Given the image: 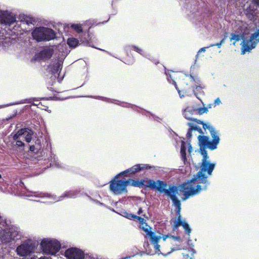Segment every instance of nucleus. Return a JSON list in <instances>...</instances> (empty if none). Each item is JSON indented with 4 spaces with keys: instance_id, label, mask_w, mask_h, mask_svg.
Here are the masks:
<instances>
[{
    "instance_id": "nucleus-25",
    "label": "nucleus",
    "mask_w": 259,
    "mask_h": 259,
    "mask_svg": "<svg viewBox=\"0 0 259 259\" xmlns=\"http://www.w3.org/2000/svg\"><path fill=\"white\" fill-rule=\"evenodd\" d=\"M231 37H230V40L233 41V45H235V44L237 41H239L241 39H243L244 38V35L243 34H236L233 33L231 34Z\"/></svg>"
},
{
    "instance_id": "nucleus-28",
    "label": "nucleus",
    "mask_w": 259,
    "mask_h": 259,
    "mask_svg": "<svg viewBox=\"0 0 259 259\" xmlns=\"http://www.w3.org/2000/svg\"><path fill=\"white\" fill-rule=\"evenodd\" d=\"M68 45L71 47H75L78 44V40L73 37L69 38L67 40Z\"/></svg>"
},
{
    "instance_id": "nucleus-30",
    "label": "nucleus",
    "mask_w": 259,
    "mask_h": 259,
    "mask_svg": "<svg viewBox=\"0 0 259 259\" xmlns=\"http://www.w3.org/2000/svg\"><path fill=\"white\" fill-rule=\"evenodd\" d=\"M82 25L80 24H72L70 27L74 29L76 32L80 33L82 32Z\"/></svg>"
},
{
    "instance_id": "nucleus-20",
    "label": "nucleus",
    "mask_w": 259,
    "mask_h": 259,
    "mask_svg": "<svg viewBox=\"0 0 259 259\" xmlns=\"http://www.w3.org/2000/svg\"><path fill=\"white\" fill-rule=\"evenodd\" d=\"M195 112V108L191 107H188L184 110L183 115L186 119L189 120L195 121L197 123V121H199V120H196V119L192 117Z\"/></svg>"
},
{
    "instance_id": "nucleus-14",
    "label": "nucleus",
    "mask_w": 259,
    "mask_h": 259,
    "mask_svg": "<svg viewBox=\"0 0 259 259\" xmlns=\"http://www.w3.org/2000/svg\"><path fill=\"white\" fill-rule=\"evenodd\" d=\"M65 256L68 259H84L83 252L76 248L67 249L65 252Z\"/></svg>"
},
{
    "instance_id": "nucleus-36",
    "label": "nucleus",
    "mask_w": 259,
    "mask_h": 259,
    "mask_svg": "<svg viewBox=\"0 0 259 259\" xmlns=\"http://www.w3.org/2000/svg\"><path fill=\"white\" fill-rule=\"evenodd\" d=\"M191 256H190L189 254H184V257H185V259H193L192 256L194 253H196L195 250L192 248L191 249Z\"/></svg>"
},
{
    "instance_id": "nucleus-10",
    "label": "nucleus",
    "mask_w": 259,
    "mask_h": 259,
    "mask_svg": "<svg viewBox=\"0 0 259 259\" xmlns=\"http://www.w3.org/2000/svg\"><path fill=\"white\" fill-rule=\"evenodd\" d=\"M197 123L202 124L203 127L204 129H208L210 132L212 141L209 144L208 149L211 150L216 149L220 141L219 132L209 123H204L203 121H197Z\"/></svg>"
},
{
    "instance_id": "nucleus-2",
    "label": "nucleus",
    "mask_w": 259,
    "mask_h": 259,
    "mask_svg": "<svg viewBox=\"0 0 259 259\" xmlns=\"http://www.w3.org/2000/svg\"><path fill=\"white\" fill-rule=\"evenodd\" d=\"M77 190H70L65 192V193L59 197L54 196L50 194L44 193L42 192L36 191H27L26 193L23 194L24 196L27 197L30 200L39 201L34 199V198H48L52 199L55 201H59L62 200L64 198H75L79 193Z\"/></svg>"
},
{
    "instance_id": "nucleus-40",
    "label": "nucleus",
    "mask_w": 259,
    "mask_h": 259,
    "mask_svg": "<svg viewBox=\"0 0 259 259\" xmlns=\"http://www.w3.org/2000/svg\"><path fill=\"white\" fill-rule=\"evenodd\" d=\"M209 48V47H204V48H202L200 49L199 50V51L198 52V53H197V55H196V58H198V55H199V54L200 53H201V52H205V51H206V48Z\"/></svg>"
},
{
    "instance_id": "nucleus-21",
    "label": "nucleus",
    "mask_w": 259,
    "mask_h": 259,
    "mask_svg": "<svg viewBox=\"0 0 259 259\" xmlns=\"http://www.w3.org/2000/svg\"><path fill=\"white\" fill-rule=\"evenodd\" d=\"M49 161L50 162L49 164L50 167L55 166L58 168L62 167L61 163L60 161H59L58 158L55 154H51L50 157L49 158Z\"/></svg>"
},
{
    "instance_id": "nucleus-39",
    "label": "nucleus",
    "mask_w": 259,
    "mask_h": 259,
    "mask_svg": "<svg viewBox=\"0 0 259 259\" xmlns=\"http://www.w3.org/2000/svg\"><path fill=\"white\" fill-rule=\"evenodd\" d=\"M222 103L221 101L219 98H217L214 101L213 105L214 107L219 105Z\"/></svg>"
},
{
    "instance_id": "nucleus-50",
    "label": "nucleus",
    "mask_w": 259,
    "mask_h": 259,
    "mask_svg": "<svg viewBox=\"0 0 259 259\" xmlns=\"http://www.w3.org/2000/svg\"><path fill=\"white\" fill-rule=\"evenodd\" d=\"M4 181V180L2 179V176L0 174V183H2Z\"/></svg>"
},
{
    "instance_id": "nucleus-43",
    "label": "nucleus",
    "mask_w": 259,
    "mask_h": 259,
    "mask_svg": "<svg viewBox=\"0 0 259 259\" xmlns=\"http://www.w3.org/2000/svg\"><path fill=\"white\" fill-rule=\"evenodd\" d=\"M30 259H36L35 257H32ZM38 259H51V258L47 256H41Z\"/></svg>"
},
{
    "instance_id": "nucleus-11",
    "label": "nucleus",
    "mask_w": 259,
    "mask_h": 259,
    "mask_svg": "<svg viewBox=\"0 0 259 259\" xmlns=\"http://www.w3.org/2000/svg\"><path fill=\"white\" fill-rule=\"evenodd\" d=\"M259 42V29L253 33L249 40H244L242 42L241 54L244 55L247 52H250L255 48L257 44Z\"/></svg>"
},
{
    "instance_id": "nucleus-47",
    "label": "nucleus",
    "mask_w": 259,
    "mask_h": 259,
    "mask_svg": "<svg viewBox=\"0 0 259 259\" xmlns=\"http://www.w3.org/2000/svg\"><path fill=\"white\" fill-rule=\"evenodd\" d=\"M30 150L31 151H34L35 150V147L34 146H30Z\"/></svg>"
},
{
    "instance_id": "nucleus-31",
    "label": "nucleus",
    "mask_w": 259,
    "mask_h": 259,
    "mask_svg": "<svg viewBox=\"0 0 259 259\" xmlns=\"http://www.w3.org/2000/svg\"><path fill=\"white\" fill-rule=\"evenodd\" d=\"M131 47L135 51L138 52L142 56L146 57H147L148 54H147L142 49L136 46H132Z\"/></svg>"
},
{
    "instance_id": "nucleus-18",
    "label": "nucleus",
    "mask_w": 259,
    "mask_h": 259,
    "mask_svg": "<svg viewBox=\"0 0 259 259\" xmlns=\"http://www.w3.org/2000/svg\"><path fill=\"white\" fill-rule=\"evenodd\" d=\"M190 78L191 82L194 84L193 88H195V89L194 90V94L198 99H199V94H204V92L202 90L203 88L201 86L200 80L199 78H194L192 75L190 76Z\"/></svg>"
},
{
    "instance_id": "nucleus-13",
    "label": "nucleus",
    "mask_w": 259,
    "mask_h": 259,
    "mask_svg": "<svg viewBox=\"0 0 259 259\" xmlns=\"http://www.w3.org/2000/svg\"><path fill=\"white\" fill-rule=\"evenodd\" d=\"M16 22L15 15L7 11H0V23L11 25Z\"/></svg>"
},
{
    "instance_id": "nucleus-24",
    "label": "nucleus",
    "mask_w": 259,
    "mask_h": 259,
    "mask_svg": "<svg viewBox=\"0 0 259 259\" xmlns=\"http://www.w3.org/2000/svg\"><path fill=\"white\" fill-rule=\"evenodd\" d=\"M84 36L80 38V41L86 46H91V37L89 32L84 33Z\"/></svg>"
},
{
    "instance_id": "nucleus-35",
    "label": "nucleus",
    "mask_w": 259,
    "mask_h": 259,
    "mask_svg": "<svg viewBox=\"0 0 259 259\" xmlns=\"http://www.w3.org/2000/svg\"><path fill=\"white\" fill-rule=\"evenodd\" d=\"M168 238H172V239H174L175 240L179 241L180 240V238L179 237H176V236H172L171 235H163L162 236H161V238L163 239V241H165L166 239Z\"/></svg>"
},
{
    "instance_id": "nucleus-45",
    "label": "nucleus",
    "mask_w": 259,
    "mask_h": 259,
    "mask_svg": "<svg viewBox=\"0 0 259 259\" xmlns=\"http://www.w3.org/2000/svg\"><path fill=\"white\" fill-rule=\"evenodd\" d=\"M252 2L254 4H256L257 6L259 7V0H252Z\"/></svg>"
},
{
    "instance_id": "nucleus-6",
    "label": "nucleus",
    "mask_w": 259,
    "mask_h": 259,
    "mask_svg": "<svg viewBox=\"0 0 259 259\" xmlns=\"http://www.w3.org/2000/svg\"><path fill=\"white\" fill-rule=\"evenodd\" d=\"M32 36L37 41H49L55 38L56 33L51 28L39 27L32 31Z\"/></svg>"
},
{
    "instance_id": "nucleus-49",
    "label": "nucleus",
    "mask_w": 259,
    "mask_h": 259,
    "mask_svg": "<svg viewBox=\"0 0 259 259\" xmlns=\"http://www.w3.org/2000/svg\"><path fill=\"white\" fill-rule=\"evenodd\" d=\"M226 37L227 36H225L223 39H222L221 40V41H220V42L222 44H223L225 42V40L226 39Z\"/></svg>"
},
{
    "instance_id": "nucleus-42",
    "label": "nucleus",
    "mask_w": 259,
    "mask_h": 259,
    "mask_svg": "<svg viewBox=\"0 0 259 259\" xmlns=\"http://www.w3.org/2000/svg\"><path fill=\"white\" fill-rule=\"evenodd\" d=\"M222 44L221 42L217 43L216 44H211L208 47H212L214 46H217L219 48H221Z\"/></svg>"
},
{
    "instance_id": "nucleus-54",
    "label": "nucleus",
    "mask_w": 259,
    "mask_h": 259,
    "mask_svg": "<svg viewBox=\"0 0 259 259\" xmlns=\"http://www.w3.org/2000/svg\"><path fill=\"white\" fill-rule=\"evenodd\" d=\"M26 103L25 102H20V103Z\"/></svg>"
},
{
    "instance_id": "nucleus-52",
    "label": "nucleus",
    "mask_w": 259,
    "mask_h": 259,
    "mask_svg": "<svg viewBox=\"0 0 259 259\" xmlns=\"http://www.w3.org/2000/svg\"><path fill=\"white\" fill-rule=\"evenodd\" d=\"M45 110H47V109H45ZM47 111H48L49 112H50V113H51V110H47Z\"/></svg>"
},
{
    "instance_id": "nucleus-4",
    "label": "nucleus",
    "mask_w": 259,
    "mask_h": 259,
    "mask_svg": "<svg viewBox=\"0 0 259 259\" xmlns=\"http://www.w3.org/2000/svg\"><path fill=\"white\" fill-rule=\"evenodd\" d=\"M182 185H180L179 187H177L173 185L169 186V190L168 192H166V194L167 196L169 197L172 200L174 205L177 208V215L178 218L177 220L174 221V229L176 230L179 226H182L183 222H185V221H183L182 220L181 215L180 214L181 212V202L180 201L177 199V194H178V191H180L183 193L181 189V186Z\"/></svg>"
},
{
    "instance_id": "nucleus-29",
    "label": "nucleus",
    "mask_w": 259,
    "mask_h": 259,
    "mask_svg": "<svg viewBox=\"0 0 259 259\" xmlns=\"http://www.w3.org/2000/svg\"><path fill=\"white\" fill-rule=\"evenodd\" d=\"M188 125L190 126L191 130L193 131H198L199 133H202V129L197 126L194 123H188Z\"/></svg>"
},
{
    "instance_id": "nucleus-37",
    "label": "nucleus",
    "mask_w": 259,
    "mask_h": 259,
    "mask_svg": "<svg viewBox=\"0 0 259 259\" xmlns=\"http://www.w3.org/2000/svg\"><path fill=\"white\" fill-rule=\"evenodd\" d=\"M27 103H32L33 105L35 106H38L40 103L38 101L34 100V99H30Z\"/></svg>"
},
{
    "instance_id": "nucleus-44",
    "label": "nucleus",
    "mask_w": 259,
    "mask_h": 259,
    "mask_svg": "<svg viewBox=\"0 0 259 259\" xmlns=\"http://www.w3.org/2000/svg\"><path fill=\"white\" fill-rule=\"evenodd\" d=\"M188 145L189 146V149H188V151L189 152V153H191V152H192V147H191V145L190 144V143H188Z\"/></svg>"
},
{
    "instance_id": "nucleus-5",
    "label": "nucleus",
    "mask_w": 259,
    "mask_h": 259,
    "mask_svg": "<svg viewBox=\"0 0 259 259\" xmlns=\"http://www.w3.org/2000/svg\"><path fill=\"white\" fill-rule=\"evenodd\" d=\"M141 228L144 231L147 235L150 237L151 243L154 245V252L151 251L148 249L149 245L148 243H146L147 247H145L146 251L147 254L150 255H154L155 253L160 254L161 253L160 250V245L158 244L159 241L161 239V235H157L156 234L151 231V228L148 226L146 223H142L141 224Z\"/></svg>"
},
{
    "instance_id": "nucleus-7",
    "label": "nucleus",
    "mask_w": 259,
    "mask_h": 259,
    "mask_svg": "<svg viewBox=\"0 0 259 259\" xmlns=\"http://www.w3.org/2000/svg\"><path fill=\"white\" fill-rule=\"evenodd\" d=\"M40 245L44 253L52 255H56L61 248L60 242L53 238H44Z\"/></svg>"
},
{
    "instance_id": "nucleus-46",
    "label": "nucleus",
    "mask_w": 259,
    "mask_h": 259,
    "mask_svg": "<svg viewBox=\"0 0 259 259\" xmlns=\"http://www.w3.org/2000/svg\"><path fill=\"white\" fill-rule=\"evenodd\" d=\"M143 212V210L141 207L139 208L138 211V214H141Z\"/></svg>"
},
{
    "instance_id": "nucleus-8",
    "label": "nucleus",
    "mask_w": 259,
    "mask_h": 259,
    "mask_svg": "<svg viewBox=\"0 0 259 259\" xmlns=\"http://www.w3.org/2000/svg\"><path fill=\"white\" fill-rule=\"evenodd\" d=\"M38 243L31 239H27L22 242L16 248L17 254L20 256L30 255L32 253L37 252Z\"/></svg>"
},
{
    "instance_id": "nucleus-38",
    "label": "nucleus",
    "mask_w": 259,
    "mask_h": 259,
    "mask_svg": "<svg viewBox=\"0 0 259 259\" xmlns=\"http://www.w3.org/2000/svg\"><path fill=\"white\" fill-rule=\"evenodd\" d=\"M91 97L95 98V99H97L102 100H103L106 102H109V100H110V99L108 98H104V97H100V96H96V97L91 96Z\"/></svg>"
},
{
    "instance_id": "nucleus-16",
    "label": "nucleus",
    "mask_w": 259,
    "mask_h": 259,
    "mask_svg": "<svg viewBox=\"0 0 259 259\" xmlns=\"http://www.w3.org/2000/svg\"><path fill=\"white\" fill-rule=\"evenodd\" d=\"M62 64L63 61L62 60H55L48 66L47 70L52 74H55L61 71Z\"/></svg>"
},
{
    "instance_id": "nucleus-12",
    "label": "nucleus",
    "mask_w": 259,
    "mask_h": 259,
    "mask_svg": "<svg viewBox=\"0 0 259 259\" xmlns=\"http://www.w3.org/2000/svg\"><path fill=\"white\" fill-rule=\"evenodd\" d=\"M130 181L113 180L110 182V189L115 195L127 192L126 187L130 185Z\"/></svg>"
},
{
    "instance_id": "nucleus-55",
    "label": "nucleus",
    "mask_w": 259,
    "mask_h": 259,
    "mask_svg": "<svg viewBox=\"0 0 259 259\" xmlns=\"http://www.w3.org/2000/svg\"><path fill=\"white\" fill-rule=\"evenodd\" d=\"M99 203L100 205H103V203H100V202H99Z\"/></svg>"
},
{
    "instance_id": "nucleus-27",
    "label": "nucleus",
    "mask_w": 259,
    "mask_h": 259,
    "mask_svg": "<svg viewBox=\"0 0 259 259\" xmlns=\"http://www.w3.org/2000/svg\"><path fill=\"white\" fill-rule=\"evenodd\" d=\"M20 19L21 22L27 25L32 24L34 22V20L32 18L27 16L24 15L21 17Z\"/></svg>"
},
{
    "instance_id": "nucleus-41",
    "label": "nucleus",
    "mask_w": 259,
    "mask_h": 259,
    "mask_svg": "<svg viewBox=\"0 0 259 259\" xmlns=\"http://www.w3.org/2000/svg\"><path fill=\"white\" fill-rule=\"evenodd\" d=\"M192 132H193V131L191 130V128H190L187 133V137L188 138H190L192 136Z\"/></svg>"
},
{
    "instance_id": "nucleus-1",
    "label": "nucleus",
    "mask_w": 259,
    "mask_h": 259,
    "mask_svg": "<svg viewBox=\"0 0 259 259\" xmlns=\"http://www.w3.org/2000/svg\"><path fill=\"white\" fill-rule=\"evenodd\" d=\"M198 140L200 146L199 152L202 156L201 162L199 163L200 170L190 181L183 184L181 186L184 195L183 200L197 195L201 191L207 189L209 184L207 178L211 176L215 167V164L210 162L207 152L205 149V148H208L209 144L211 143L208 137L199 135Z\"/></svg>"
},
{
    "instance_id": "nucleus-53",
    "label": "nucleus",
    "mask_w": 259,
    "mask_h": 259,
    "mask_svg": "<svg viewBox=\"0 0 259 259\" xmlns=\"http://www.w3.org/2000/svg\"><path fill=\"white\" fill-rule=\"evenodd\" d=\"M178 249H172L171 251H175V250H178Z\"/></svg>"
},
{
    "instance_id": "nucleus-22",
    "label": "nucleus",
    "mask_w": 259,
    "mask_h": 259,
    "mask_svg": "<svg viewBox=\"0 0 259 259\" xmlns=\"http://www.w3.org/2000/svg\"><path fill=\"white\" fill-rule=\"evenodd\" d=\"M187 144L183 141H181V155L182 160L185 164L186 161V151L187 149Z\"/></svg>"
},
{
    "instance_id": "nucleus-15",
    "label": "nucleus",
    "mask_w": 259,
    "mask_h": 259,
    "mask_svg": "<svg viewBox=\"0 0 259 259\" xmlns=\"http://www.w3.org/2000/svg\"><path fill=\"white\" fill-rule=\"evenodd\" d=\"M54 49L53 47H46L36 55V59L39 61L49 60L52 57Z\"/></svg>"
},
{
    "instance_id": "nucleus-51",
    "label": "nucleus",
    "mask_w": 259,
    "mask_h": 259,
    "mask_svg": "<svg viewBox=\"0 0 259 259\" xmlns=\"http://www.w3.org/2000/svg\"><path fill=\"white\" fill-rule=\"evenodd\" d=\"M207 108H211V104L208 105V107H207Z\"/></svg>"
},
{
    "instance_id": "nucleus-3",
    "label": "nucleus",
    "mask_w": 259,
    "mask_h": 259,
    "mask_svg": "<svg viewBox=\"0 0 259 259\" xmlns=\"http://www.w3.org/2000/svg\"><path fill=\"white\" fill-rule=\"evenodd\" d=\"M128 181H130V184L133 186L139 188L145 186L156 190L160 193H164L165 195L166 194V192H168L169 190V188L168 189H166L167 186L166 183L160 180L154 181L150 179H146L141 181H135L133 180H129Z\"/></svg>"
},
{
    "instance_id": "nucleus-9",
    "label": "nucleus",
    "mask_w": 259,
    "mask_h": 259,
    "mask_svg": "<svg viewBox=\"0 0 259 259\" xmlns=\"http://www.w3.org/2000/svg\"><path fill=\"white\" fill-rule=\"evenodd\" d=\"M13 229L4 218H0V241L2 243L7 244L14 239Z\"/></svg>"
},
{
    "instance_id": "nucleus-34",
    "label": "nucleus",
    "mask_w": 259,
    "mask_h": 259,
    "mask_svg": "<svg viewBox=\"0 0 259 259\" xmlns=\"http://www.w3.org/2000/svg\"><path fill=\"white\" fill-rule=\"evenodd\" d=\"M183 227L184 229H185L186 233L188 235H190V234L191 232V230L189 225L186 222H183Z\"/></svg>"
},
{
    "instance_id": "nucleus-23",
    "label": "nucleus",
    "mask_w": 259,
    "mask_h": 259,
    "mask_svg": "<svg viewBox=\"0 0 259 259\" xmlns=\"http://www.w3.org/2000/svg\"><path fill=\"white\" fill-rule=\"evenodd\" d=\"M21 130H24V134H23V137L27 143L30 142L33 132L31 130L28 128H21Z\"/></svg>"
},
{
    "instance_id": "nucleus-17",
    "label": "nucleus",
    "mask_w": 259,
    "mask_h": 259,
    "mask_svg": "<svg viewBox=\"0 0 259 259\" xmlns=\"http://www.w3.org/2000/svg\"><path fill=\"white\" fill-rule=\"evenodd\" d=\"M152 168V166L146 164H136L130 168L125 170L124 171L120 173L119 175L125 174L130 173L131 174H135L142 170L148 169Z\"/></svg>"
},
{
    "instance_id": "nucleus-26",
    "label": "nucleus",
    "mask_w": 259,
    "mask_h": 259,
    "mask_svg": "<svg viewBox=\"0 0 259 259\" xmlns=\"http://www.w3.org/2000/svg\"><path fill=\"white\" fill-rule=\"evenodd\" d=\"M165 74L167 75V79L169 83H173L175 85L176 89L178 91V93H179V96H180V98H182V97H183L184 95H182V94H181V91L179 90L178 89L176 82L175 81V80L174 79V76L172 75H171V74H169V75H168V74H167V72H165Z\"/></svg>"
},
{
    "instance_id": "nucleus-32",
    "label": "nucleus",
    "mask_w": 259,
    "mask_h": 259,
    "mask_svg": "<svg viewBox=\"0 0 259 259\" xmlns=\"http://www.w3.org/2000/svg\"><path fill=\"white\" fill-rule=\"evenodd\" d=\"M126 218L131 220L133 219H137L140 222L141 224L142 223H145V220L143 218L137 216L135 214H129L126 216Z\"/></svg>"
},
{
    "instance_id": "nucleus-33",
    "label": "nucleus",
    "mask_w": 259,
    "mask_h": 259,
    "mask_svg": "<svg viewBox=\"0 0 259 259\" xmlns=\"http://www.w3.org/2000/svg\"><path fill=\"white\" fill-rule=\"evenodd\" d=\"M196 111H197L200 115H201L203 113H207L208 111V110L207 107H203L195 109V112Z\"/></svg>"
},
{
    "instance_id": "nucleus-48",
    "label": "nucleus",
    "mask_w": 259,
    "mask_h": 259,
    "mask_svg": "<svg viewBox=\"0 0 259 259\" xmlns=\"http://www.w3.org/2000/svg\"><path fill=\"white\" fill-rule=\"evenodd\" d=\"M17 103H14V104H10L8 105H4V106H2V105H0V108H2L3 107H6V106H10V105H15V104H17Z\"/></svg>"
},
{
    "instance_id": "nucleus-19",
    "label": "nucleus",
    "mask_w": 259,
    "mask_h": 259,
    "mask_svg": "<svg viewBox=\"0 0 259 259\" xmlns=\"http://www.w3.org/2000/svg\"><path fill=\"white\" fill-rule=\"evenodd\" d=\"M24 131V130H20L13 136V139L16 141V146L20 150H23L24 146V143L23 142L24 140L23 134Z\"/></svg>"
},
{
    "instance_id": "nucleus-56",
    "label": "nucleus",
    "mask_w": 259,
    "mask_h": 259,
    "mask_svg": "<svg viewBox=\"0 0 259 259\" xmlns=\"http://www.w3.org/2000/svg\"><path fill=\"white\" fill-rule=\"evenodd\" d=\"M0 218H3V217L0 216Z\"/></svg>"
}]
</instances>
